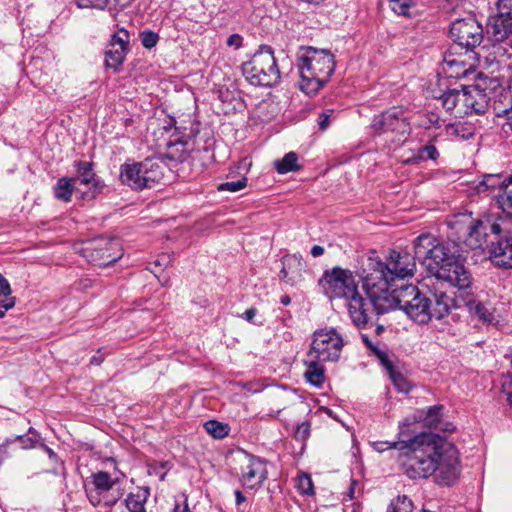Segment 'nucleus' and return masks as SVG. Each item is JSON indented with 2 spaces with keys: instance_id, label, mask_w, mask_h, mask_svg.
<instances>
[{
  "instance_id": "1",
  "label": "nucleus",
  "mask_w": 512,
  "mask_h": 512,
  "mask_svg": "<svg viewBox=\"0 0 512 512\" xmlns=\"http://www.w3.org/2000/svg\"><path fill=\"white\" fill-rule=\"evenodd\" d=\"M414 250L419 261L426 266L427 271L435 278L428 285L432 295L433 317L442 319L453 308L461 307L460 300L452 293L444 290V282L459 290L467 289L472 284V277L457 254L454 246L438 242L429 233L421 234L415 240Z\"/></svg>"
},
{
  "instance_id": "2",
  "label": "nucleus",
  "mask_w": 512,
  "mask_h": 512,
  "mask_svg": "<svg viewBox=\"0 0 512 512\" xmlns=\"http://www.w3.org/2000/svg\"><path fill=\"white\" fill-rule=\"evenodd\" d=\"M299 88L307 95H315L330 80L334 70V55L324 49L303 48L298 57Z\"/></svg>"
},
{
  "instance_id": "3",
  "label": "nucleus",
  "mask_w": 512,
  "mask_h": 512,
  "mask_svg": "<svg viewBox=\"0 0 512 512\" xmlns=\"http://www.w3.org/2000/svg\"><path fill=\"white\" fill-rule=\"evenodd\" d=\"M439 435L421 433L408 440L403 472L411 479H426L435 471Z\"/></svg>"
},
{
  "instance_id": "4",
  "label": "nucleus",
  "mask_w": 512,
  "mask_h": 512,
  "mask_svg": "<svg viewBox=\"0 0 512 512\" xmlns=\"http://www.w3.org/2000/svg\"><path fill=\"white\" fill-rule=\"evenodd\" d=\"M242 73L255 86L271 87L280 80L274 52L268 46L261 47L249 61L242 64Z\"/></svg>"
},
{
  "instance_id": "5",
  "label": "nucleus",
  "mask_w": 512,
  "mask_h": 512,
  "mask_svg": "<svg viewBox=\"0 0 512 512\" xmlns=\"http://www.w3.org/2000/svg\"><path fill=\"white\" fill-rule=\"evenodd\" d=\"M415 258L408 252L390 251L385 262L369 258V272L367 274L382 278L389 282L412 277L416 270Z\"/></svg>"
},
{
  "instance_id": "6",
  "label": "nucleus",
  "mask_w": 512,
  "mask_h": 512,
  "mask_svg": "<svg viewBox=\"0 0 512 512\" xmlns=\"http://www.w3.org/2000/svg\"><path fill=\"white\" fill-rule=\"evenodd\" d=\"M363 288L377 314H384L390 310L400 309V288H392V282L366 274L362 278Z\"/></svg>"
},
{
  "instance_id": "7",
  "label": "nucleus",
  "mask_w": 512,
  "mask_h": 512,
  "mask_svg": "<svg viewBox=\"0 0 512 512\" xmlns=\"http://www.w3.org/2000/svg\"><path fill=\"white\" fill-rule=\"evenodd\" d=\"M459 463L456 447L439 437L433 473L435 482L441 486L453 485L460 475Z\"/></svg>"
},
{
  "instance_id": "8",
  "label": "nucleus",
  "mask_w": 512,
  "mask_h": 512,
  "mask_svg": "<svg viewBox=\"0 0 512 512\" xmlns=\"http://www.w3.org/2000/svg\"><path fill=\"white\" fill-rule=\"evenodd\" d=\"M400 309L418 324H426L433 317L432 300L412 285H403L400 292Z\"/></svg>"
},
{
  "instance_id": "9",
  "label": "nucleus",
  "mask_w": 512,
  "mask_h": 512,
  "mask_svg": "<svg viewBox=\"0 0 512 512\" xmlns=\"http://www.w3.org/2000/svg\"><path fill=\"white\" fill-rule=\"evenodd\" d=\"M324 293L331 299H349L358 292V282L352 271L334 267L326 271L320 280Z\"/></svg>"
},
{
  "instance_id": "10",
  "label": "nucleus",
  "mask_w": 512,
  "mask_h": 512,
  "mask_svg": "<svg viewBox=\"0 0 512 512\" xmlns=\"http://www.w3.org/2000/svg\"><path fill=\"white\" fill-rule=\"evenodd\" d=\"M344 339L335 328H323L313 333L309 353L321 361L335 362L340 358Z\"/></svg>"
},
{
  "instance_id": "11",
  "label": "nucleus",
  "mask_w": 512,
  "mask_h": 512,
  "mask_svg": "<svg viewBox=\"0 0 512 512\" xmlns=\"http://www.w3.org/2000/svg\"><path fill=\"white\" fill-rule=\"evenodd\" d=\"M372 130L379 135L391 134V141H402L410 132V124L401 108L393 107L377 116L371 123Z\"/></svg>"
},
{
  "instance_id": "12",
  "label": "nucleus",
  "mask_w": 512,
  "mask_h": 512,
  "mask_svg": "<svg viewBox=\"0 0 512 512\" xmlns=\"http://www.w3.org/2000/svg\"><path fill=\"white\" fill-rule=\"evenodd\" d=\"M450 36L455 42L452 49L465 48L466 52L472 51L483 40V28L476 19L469 16L455 20L450 28Z\"/></svg>"
},
{
  "instance_id": "13",
  "label": "nucleus",
  "mask_w": 512,
  "mask_h": 512,
  "mask_svg": "<svg viewBox=\"0 0 512 512\" xmlns=\"http://www.w3.org/2000/svg\"><path fill=\"white\" fill-rule=\"evenodd\" d=\"M239 465V481L243 487L249 489L259 488L268 477L266 462L252 454H241Z\"/></svg>"
},
{
  "instance_id": "14",
  "label": "nucleus",
  "mask_w": 512,
  "mask_h": 512,
  "mask_svg": "<svg viewBox=\"0 0 512 512\" xmlns=\"http://www.w3.org/2000/svg\"><path fill=\"white\" fill-rule=\"evenodd\" d=\"M85 250L87 257L94 265L106 267L113 264L123 255L120 243L117 239L99 238L88 243Z\"/></svg>"
},
{
  "instance_id": "15",
  "label": "nucleus",
  "mask_w": 512,
  "mask_h": 512,
  "mask_svg": "<svg viewBox=\"0 0 512 512\" xmlns=\"http://www.w3.org/2000/svg\"><path fill=\"white\" fill-rule=\"evenodd\" d=\"M460 113L484 114L490 106L491 97L481 85L463 88Z\"/></svg>"
},
{
  "instance_id": "16",
  "label": "nucleus",
  "mask_w": 512,
  "mask_h": 512,
  "mask_svg": "<svg viewBox=\"0 0 512 512\" xmlns=\"http://www.w3.org/2000/svg\"><path fill=\"white\" fill-rule=\"evenodd\" d=\"M128 45L129 33L124 28H120L117 33L112 35L110 49L106 52L105 61L108 67L117 68L123 63Z\"/></svg>"
},
{
  "instance_id": "17",
  "label": "nucleus",
  "mask_w": 512,
  "mask_h": 512,
  "mask_svg": "<svg viewBox=\"0 0 512 512\" xmlns=\"http://www.w3.org/2000/svg\"><path fill=\"white\" fill-rule=\"evenodd\" d=\"M347 301L348 313L352 323L360 329L365 328L369 322L371 302H366L359 293L347 299Z\"/></svg>"
},
{
  "instance_id": "18",
  "label": "nucleus",
  "mask_w": 512,
  "mask_h": 512,
  "mask_svg": "<svg viewBox=\"0 0 512 512\" xmlns=\"http://www.w3.org/2000/svg\"><path fill=\"white\" fill-rule=\"evenodd\" d=\"M492 263L500 268H512V237H505L493 243L490 249Z\"/></svg>"
},
{
  "instance_id": "19",
  "label": "nucleus",
  "mask_w": 512,
  "mask_h": 512,
  "mask_svg": "<svg viewBox=\"0 0 512 512\" xmlns=\"http://www.w3.org/2000/svg\"><path fill=\"white\" fill-rule=\"evenodd\" d=\"M143 176L142 162L124 163L120 167L119 179L121 183L134 190L147 188Z\"/></svg>"
},
{
  "instance_id": "20",
  "label": "nucleus",
  "mask_w": 512,
  "mask_h": 512,
  "mask_svg": "<svg viewBox=\"0 0 512 512\" xmlns=\"http://www.w3.org/2000/svg\"><path fill=\"white\" fill-rule=\"evenodd\" d=\"M471 68V64H467L460 56H455L452 51L444 55L442 71L450 78L466 77Z\"/></svg>"
},
{
  "instance_id": "21",
  "label": "nucleus",
  "mask_w": 512,
  "mask_h": 512,
  "mask_svg": "<svg viewBox=\"0 0 512 512\" xmlns=\"http://www.w3.org/2000/svg\"><path fill=\"white\" fill-rule=\"evenodd\" d=\"M142 169L147 188H152L164 179L167 166L159 159H145L142 162Z\"/></svg>"
},
{
  "instance_id": "22",
  "label": "nucleus",
  "mask_w": 512,
  "mask_h": 512,
  "mask_svg": "<svg viewBox=\"0 0 512 512\" xmlns=\"http://www.w3.org/2000/svg\"><path fill=\"white\" fill-rule=\"evenodd\" d=\"M281 278L292 285L301 280L304 265L297 255H287L282 261Z\"/></svg>"
},
{
  "instance_id": "23",
  "label": "nucleus",
  "mask_w": 512,
  "mask_h": 512,
  "mask_svg": "<svg viewBox=\"0 0 512 512\" xmlns=\"http://www.w3.org/2000/svg\"><path fill=\"white\" fill-rule=\"evenodd\" d=\"M494 200L503 216L512 219V175L504 179L500 191L494 194Z\"/></svg>"
},
{
  "instance_id": "24",
  "label": "nucleus",
  "mask_w": 512,
  "mask_h": 512,
  "mask_svg": "<svg viewBox=\"0 0 512 512\" xmlns=\"http://www.w3.org/2000/svg\"><path fill=\"white\" fill-rule=\"evenodd\" d=\"M39 436L33 428H29L28 435H19L14 439H7L0 445V461L5 460L9 456L8 449L11 445L19 443L21 449H31L36 446Z\"/></svg>"
},
{
  "instance_id": "25",
  "label": "nucleus",
  "mask_w": 512,
  "mask_h": 512,
  "mask_svg": "<svg viewBox=\"0 0 512 512\" xmlns=\"http://www.w3.org/2000/svg\"><path fill=\"white\" fill-rule=\"evenodd\" d=\"M76 168L78 175L74 179H76V184H82L88 187L91 191V196L94 197L96 193L99 192V183L96 180L95 173L93 172L92 163L87 161H79L76 163Z\"/></svg>"
},
{
  "instance_id": "26",
  "label": "nucleus",
  "mask_w": 512,
  "mask_h": 512,
  "mask_svg": "<svg viewBox=\"0 0 512 512\" xmlns=\"http://www.w3.org/2000/svg\"><path fill=\"white\" fill-rule=\"evenodd\" d=\"M323 362L324 361L313 357L309 352L307 354V359L304 362L306 366V371L304 373L305 379L316 387L322 386L325 380V369L322 365Z\"/></svg>"
},
{
  "instance_id": "27",
  "label": "nucleus",
  "mask_w": 512,
  "mask_h": 512,
  "mask_svg": "<svg viewBox=\"0 0 512 512\" xmlns=\"http://www.w3.org/2000/svg\"><path fill=\"white\" fill-rule=\"evenodd\" d=\"M496 42H504L512 33V19L503 15H496L490 20L489 30Z\"/></svg>"
},
{
  "instance_id": "28",
  "label": "nucleus",
  "mask_w": 512,
  "mask_h": 512,
  "mask_svg": "<svg viewBox=\"0 0 512 512\" xmlns=\"http://www.w3.org/2000/svg\"><path fill=\"white\" fill-rule=\"evenodd\" d=\"M467 245L472 249L482 248L486 243V233L483 222L480 220L471 221L467 227Z\"/></svg>"
},
{
  "instance_id": "29",
  "label": "nucleus",
  "mask_w": 512,
  "mask_h": 512,
  "mask_svg": "<svg viewBox=\"0 0 512 512\" xmlns=\"http://www.w3.org/2000/svg\"><path fill=\"white\" fill-rule=\"evenodd\" d=\"M149 495L148 488H138L136 492L130 493L125 499L128 512H146L145 504Z\"/></svg>"
},
{
  "instance_id": "30",
  "label": "nucleus",
  "mask_w": 512,
  "mask_h": 512,
  "mask_svg": "<svg viewBox=\"0 0 512 512\" xmlns=\"http://www.w3.org/2000/svg\"><path fill=\"white\" fill-rule=\"evenodd\" d=\"M463 89L459 90L457 88L448 89L443 92L440 96H435L436 99L440 100L441 105L446 111L450 112L454 109L457 110V113H460V108L463 99Z\"/></svg>"
},
{
  "instance_id": "31",
  "label": "nucleus",
  "mask_w": 512,
  "mask_h": 512,
  "mask_svg": "<svg viewBox=\"0 0 512 512\" xmlns=\"http://www.w3.org/2000/svg\"><path fill=\"white\" fill-rule=\"evenodd\" d=\"M464 305L468 308L469 312L479 318L483 323H491L494 319L493 313L486 306V304L481 301L469 297L467 299H462Z\"/></svg>"
},
{
  "instance_id": "32",
  "label": "nucleus",
  "mask_w": 512,
  "mask_h": 512,
  "mask_svg": "<svg viewBox=\"0 0 512 512\" xmlns=\"http://www.w3.org/2000/svg\"><path fill=\"white\" fill-rule=\"evenodd\" d=\"M75 188L76 179L62 177L57 181L54 187V195L58 200L69 202Z\"/></svg>"
},
{
  "instance_id": "33",
  "label": "nucleus",
  "mask_w": 512,
  "mask_h": 512,
  "mask_svg": "<svg viewBox=\"0 0 512 512\" xmlns=\"http://www.w3.org/2000/svg\"><path fill=\"white\" fill-rule=\"evenodd\" d=\"M85 491L89 502L95 507L101 504L111 506L116 502V499H110L106 492L98 490L90 483L85 484Z\"/></svg>"
},
{
  "instance_id": "34",
  "label": "nucleus",
  "mask_w": 512,
  "mask_h": 512,
  "mask_svg": "<svg viewBox=\"0 0 512 512\" xmlns=\"http://www.w3.org/2000/svg\"><path fill=\"white\" fill-rule=\"evenodd\" d=\"M361 339L365 346L375 355L382 364H388V355L381 348V342L376 337L372 338L368 334H361Z\"/></svg>"
},
{
  "instance_id": "35",
  "label": "nucleus",
  "mask_w": 512,
  "mask_h": 512,
  "mask_svg": "<svg viewBox=\"0 0 512 512\" xmlns=\"http://www.w3.org/2000/svg\"><path fill=\"white\" fill-rule=\"evenodd\" d=\"M275 168L279 174L299 170L297 154L294 152L287 153L281 160L275 161Z\"/></svg>"
},
{
  "instance_id": "36",
  "label": "nucleus",
  "mask_w": 512,
  "mask_h": 512,
  "mask_svg": "<svg viewBox=\"0 0 512 512\" xmlns=\"http://www.w3.org/2000/svg\"><path fill=\"white\" fill-rule=\"evenodd\" d=\"M443 405H434L427 409L425 412V416L423 417V422L425 426L429 428H440L441 426L442 416H443Z\"/></svg>"
},
{
  "instance_id": "37",
  "label": "nucleus",
  "mask_w": 512,
  "mask_h": 512,
  "mask_svg": "<svg viewBox=\"0 0 512 512\" xmlns=\"http://www.w3.org/2000/svg\"><path fill=\"white\" fill-rule=\"evenodd\" d=\"M383 365L387 368L390 378H391L393 384L395 385L396 389L399 392L408 393L411 389V385H410L409 381L400 372H397L394 369V367L389 359H388V364H383Z\"/></svg>"
},
{
  "instance_id": "38",
  "label": "nucleus",
  "mask_w": 512,
  "mask_h": 512,
  "mask_svg": "<svg viewBox=\"0 0 512 512\" xmlns=\"http://www.w3.org/2000/svg\"><path fill=\"white\" fill-rule=\"evenodd\" d=\"M89 483L95 486L98 490L104 491L108 494L114 486L115 481L107 472L99 471L92 475V480Z\"/></svg>"
},
{
  "instance_id": "39",
  "label": "nucleus",
  "mask_w": 512,
  "mask_h": 512,
  "mask_svg": "<svg viewBox=\"0 0 512 512\" xmlns=\"http://www.w3.org/2000/svg\"><path fill=\"white\" fill-rule=\"evenodd\" d=\"M493 109L496 116H506L505 123L503 124V130L506 133L509 131L512 132V99H509L507 105L504 107H501L496 101H494Z\"/></svg>"
},
{
  "instance_id": "40",
  "label": "nucleus",
  "mask_w": 512,
  "mask_h": 512,
  "mask_svg": "<svg viewBox=\"0 0 512 512\" xmlns=\"http://www.w3.org/2000/svg\"><path fill=\"white\" fill-rule=\"evenodd\" d=\"M504 179H502L499 175H486L483 180L479 183L478 190L479 191H493L498 193L501 189Z\"/></svg>"
},
{
  "instance_id": "41",
  "label": "nucleus",
  "mask_w": 512,
  "mask_h": 512,
  "mask_svg": "<svg viewBox=\"0 0 512 512\" xmlns=\"http://www.w3.org/2000/svg\"><path fill=\"white\" fill-rule=\"evenodd\" d=\"M206 432L214 438H224L228 435V426L216 420H209L204 424Z\"/></svg>"
},
{
  "instance_id": "42",
  "label": "nucleus",
  "mask_w": 512,
  "mask_h": 512,
  "mask_svg": "<svg viewBox=\"0 0 512 512\" xmlns=\"http://www.w3.org/2000/svg\"><path fill=\"white\" fill-rule=\"evenodd\" d=\"M438 156H439L438 150L434 145H425L424 147H422L419 150L418 155L416 157L409 158L405 162L406 163H416L419 160H424V159L435 160V159H437Z\"/></svg>"
},
{
  "instance_id": "43",
  "label": "nucleus",
  "mask_w": 512,
  "mask_h": 512,
  "mask_svg": "<svg viewBox=\"0 0 512 512\" xmlns=\"http://www.w3.org/2000/svg\"><path fill=\"white\" fill-rule=\"evenodd\" d=\"M390 512H412L413 503L405 495L398 496L389 506Z\"/></svg>"
},
{
  "instance_id": "44",
  "label": "nucleus",
  "mask_w": 512,
  "mask_h": 512,
  "mask_svg": "<svg viewBox=\"0 0 512 512\" xmlns=\"http://www.w3.org/2000/svg\"><path fill=\"white\" fill-rule=\"evenodd\" d=\"M408 441L404 439H400L399 441L389 442V441H375L372 443L373 448L377 452H384L389 449H399L403 450L406 447Z\"/></svg>"
},
{
  "instance_id": "45",
  "label": "nucleus",
  "mask_w": 512,
  "mask_h": 512,
  "mask_svg": "<svg viewBox=\"0 0 512 512\" xmlns=\"http://www.w3.org/2000/svg\"><path fill=\"white\" fill-rule=\"evenodd\" d=\"M298 490L301 494L305 495H313L314 494V486L311 477L303 473L298 477Z\"/></svg>"
},
{
  "instance_id": "46",
  "label": "nucleus",
  "mask_w": 512,
  "mask_h": 512,
  "mask_svg": "<svg viewBox=\"0 0 512 512\" xmlns=\"http://www.w3.org/2000/svg\"><path fill=\"white\" fill-rule=\"evenodd\" d=\"M247 186V178L242 177L236 181L224 182L218 185L219 191L238 192Z\"/></svg>"
},
{
  "instance_id": "47",
  "label": "nucleus",
  "mask_w": 512,
  "mask_h": 512,
  "mask_svg": "<svg viewBox=\"0 0 512 512\" xmlns=\"http://www.w3.org/2000/svg\"><path fill=\"white\" fill-rule=\"evenodd\" d=\"M391 9L398 15L408 16L411 8L410 0H388Z\"/></svg>"
},
{
  "instance_id": "48",
  "label": "nucleus",
  "mask_w": 512,
  "mask_h": 512,
  "mask_svg": "<svg viewBox=\"0 0 512 512\" xmlns=\"http://www.w3.org/2000/svg\"><path fill=\"white\" fill-rule=\"evenodd\" d=\"M79 7H90L99 10H104L105 8H112L111 0H81V3L78 4Z\"/></svg>"
},
{
  "instance_id": "49",
  "label": "nucleus",
  "mask_w": 512,
  "mask_h": 512,
  "mask_svg": "<svg viewBox=\"0 0 512 512\" xmlns=\"http://www.w3.org/2000/svg\"><path fill=\"white\" fill-rule=\"evenodd\" d=\"M502 394L505 396L506 401L512 406V374L508 373L502 378Z\"/></svg>"
},
{
  "instance_id": "50",
  "label": "nucleus",
  "mask_w": 512,
  "mask_h": 512,
  "mask_svg": "<svg viewBox=\"0 0 512 512\" xmlns=\"http://www.w3.org/2000/svg\"><path fill=\"white\" fill-rule=\"evenodd\" d=\"M158 35L152 31H146L141 34V42L145 48L151 49L158 42Z\"/></svg>"
},
{
  "instance_id": "51",
  "label": "nucleus",
  "mask_w": 512,
  "mask_h": 512,
  "mask_svg": "<svg viewBox=\"0 0 512 512\" xmlns=\"http://www.w3.org/2000/svg\"><path fill=\"white\" fill-rule=\"evenodd\" d=\"M14 298L11 296V287L8 281L0 274V300Z\"/></svg>"
},
{
  "instance_id": "52",
  "label": "nucleus",
  "mask_w": 512,
  "mask_h": 512,
  "mask_svg": "<svg viewBox=\"0 0 512 512\" xmlns=\"http://www.w3.org/2000/svg\"><path fill=\"white\" fill-rule=\"evenodd\" d=\"M497 5L500 15L510 17L512 13V0H498Z\"/></svg>"
},
{
  "instance_id": "53",
  "label": "nucleus",
  "mask_w": 512,
  "mask_h": 512,
  "mask_svg": "<svg viewBox=\"0 0 512 512\" xmlns=\"http://www.w3.org/2000/svg\"><path fill=\"white\" fill-rule=\"evenodd\" d=\"M15 306V298H6L0 300V318L5 316V313Z\"/></svg>"
},
{
  "instance_id": "54",
  "label": "nucleus",
  "mask_w": 512,
  "mask_h": 512,
  "mask_svg": "<svg viewBox=\"0 0 512 512\" xmlns=\"http://www.w3.org/2000/svg\"><path fill=\"white\" fill-rule=\"evenodd\" d=\"M227 46L239 49L243 45V37L240 34H231L226 41Z\"/></svg>"
},
{
  "instance_id": "55",
  "label": "nucleus",
  "mask_w": 512,
  "mask_h": 512,
  "mask_svg": "<svg viewBox=\"0 0 512 512\" xmlns=\"http://www.w3.org/2000/svg\"><path fill=\"white\" fill-rule=\"evenodd\" d=\"M310 434V424L308 422H302L297 426L295 435L298 438L305 439Z\"/></svg>"
},
{
  "instance_id": "56",
  "label": "nucleus",
  "mask_w": 512,
  "mask_h": 512,
  "mask_svg": "<svg viewBox=\"0 0 512 512\" xmlns=\"http://www.w3.org/2000/svg\"><path fill=\"white\" fill-rule=\"evenodd\" d=\"M332 113L333 110H326L319 115L318 125L321 130H325L329 126V118Z\"/></svg>"
},
{
  "instance_id": "57",
  "label": "nucleus",
  "mask_w": 512,
  "mask_h": 512,
  "mask_svg": "<svg viewBox=\"0 0 512 512\" xmlns=\"http://www.w3.org/2000/svg\"><path fill=\"white\" fill-rule=\"evenodd\" d=\"M133 0H111L112 8L115 10H123L131 4Z\"/></svg>"
},
{
  "instance_id": "58",
  "label": "nucleus",
  "mask_w": 512,
  "mask_h": 512,
  "mask_svg": "<svg viewBox=\"0 0 512 512\" xmlns=\"http://www.w3.org/2000/svg\"><path fill=\"white\" fill-rule=\"evenodd\" d=\"M257 314V310L255 308H249L243 313V317L250 323L253 322L255 315Z\"/></svg>"
},
{
  "instance_id": "59",
  "label": "nucleus",
  "mask_w": 512,
  "mask_h": 512,
  "mask_svg": "<svg viewBox=\"0 0 512 512\" xmlns=\"http://www.w3.org/2000/svg\"><path fill=\"white\" fill-rule=\"evenodd\" d=\"M293 406L295 409L299 412H306L308 411V404L302 400H298L295 403H293Z\"/></svg>"
},
{
  "instance_id": "60",
  "label": "nucleus",
  "mask_w": 512,
  "mask_h": 512,
  "mask_svg": "<svg viewBox=\"0 0 512 512\" xmlns=\"http://www.w3.org/2000/svg\"><path fill=\"white\" fill-rule=\"evenodd\" d=\"M170 263V256L169 255H166V254H163L161 255L156 261H155V265L156 266H161V265H167Z\"/></svg>"
},
{
  "instance_id": "61",
  "label": "nucleus",
  "mask_w": 512,
  "mask_h": 512,
  "mask_svg": "<svg viewBox=\"0 0 512 512\" xmlns=\"http://www.w3.org/2000/svg\"><path fill=\"white\" fill-rule=\"evenodd\" d=\"M104 361V355L99 350L98 353L91 358V364L100 365Z\"/></svg>"
},
{
  "instance_id": "62",
  "label": "nucleus",
  "mask_w": 512,
  "mask_h": 512,
  "mask_svg": "<svg viewBox=\"0 0 512 512\" xmlns=\"http://www.w3.org/2000/svg\"><path fill=\"white\" fill-rule=\"evenodd\" d=\"M324 253V248L320 245H314L311 249V255L313 257H319Z\"/></svg>"
},
{
  "instance_id": "63",
  "label": "nucleus",
  "mask_w": 512,
  "mask_h": 512,
  "mask_svg": "<svg viewBox=\"0 0 512 512\" xmlns=\"http://www.w3.org/2000/svg\"><path fill=\"white\" fill-rule=\"evenodd\" d=\"M234 494H235V501H236L237 505H241L242 503H244L246 501L245 496L243 495V493L240 490H236L234 492Z\"/></svg>"
},
{
  "instance_id": "64",
  "label": "nucleus",
  "mask_w": 512,
  "mask_h": 512,
  "mask_svg": "<svg viewBox=\"0 0 512 512\" xmlns=\"http://www.w3.org/2000/svg\"><path fill=\"white\" fill-rule=\"evenodd\" d=\"M173 512H192V511L188 508V505L185 503V505L183 507H181L180 505H176Z\"/></svg>"
}]
</instances>
